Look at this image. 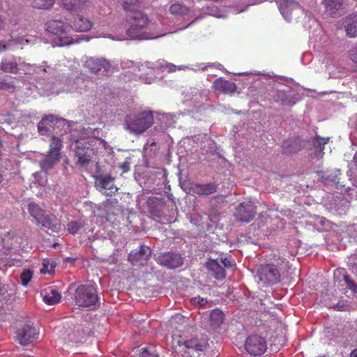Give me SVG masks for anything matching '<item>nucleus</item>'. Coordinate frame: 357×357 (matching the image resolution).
<instances>
[{
  "label": "nucleus",
  "mask_w": 357,
  "mask_h": 357,
  "mask_svg": "<svg viewBox=\"0 0 357 357\" xmlns=\"http://www.w3.org/2000/svg\"><path fill=\"white\" fill-rule=\"evenodd\" d=\"M289 268V261L279 257L269 264H261L255 277L264 284H274L280 282L281 274Z\"/></svg>",
  "instance_id": "nucleus-1"
},
{
  "label": "nucleus",
  "mask_w": 357,
  "mask_h": 357,
  "mask_svg": "<svg viewBox=\"0 0 357 357\" xmlns=\"http://www.w3.org/2000/svg\"><path fill=\"white\" fill-rule=\"evenodd\" d=\"M153 115L151 111L130 114L124 119L125 128L130 133L140 135L151 126Z\"/></svg>",
  "instance_id": "nucleus-2"
},
{
  "label": "nucleus",
  "mask_w": 357,
  "mask_h": 357,
  "mask_svg": "<svg viewBox=\"0 0 357 357\" xmlns=\"http://www.w3.org/2000/svg\"><path fill=\"white\" fill-rule=\"evenodd\" d=\"M127 22L129 24V28L126 33L130 39L147 40L158 37L152 36L151 33L143 31L149 23V18L145 14L141 12L135 13L127 20Z\"/></svg>",
  "instance_id": "nucleus-3"
},
{
  "label": "nucleus",
  "mask_w": 357,
  "mask_h": 357,
  "mask_svg": "<svg viewBox=\"0 0 357 357\" xmlns=\"http://www.w3.org/2000/svg\"><path fill=\"white\" fill-rule=\"evenodd\" d=\"M75 301L79 307L91 310L100 306L96 289L91 285H79L75 289Z\"/></svg>",
  "instance_id": "nucleus-4"
},
{
  "label": "nucleus",
  "mask_w": 357,
  "mask_h": 357,
  "mask_svg": "<svg viewBox=\"0 0 357 357\" xmlns=\"http://www.w3.org/2000/svg\"><path fill=\"white\" fill-rule=\"evenodd\" d=\"M207 346V338L195 337L180 344L178 352L183 357H205Z\"/></svg>",
  "instance_id": "nucleus-5"
},
{
  "label": "nucleus",
  "mask_w": 357,
  "mask_h": 357,
  "mask_svg": "<svg viewBox=\"0 0 357 357\" xmlns=\"http://www.w3.org/2000/svg\"><path fill=\"white\" fill-rule=\"evenodd\" d=\"M75 157L77 158V164L82 167L89 165L93 154V149L85 140H77L75 142Z\"/></svg>",
  "instance_id": "nucleus-6"
},
{
  "label": "nucleus",
  "mask_w": 357,
  "mask_h": 357,
  "mask_svg": "<svg viewBox=\"0 0 357 357\" xmlns=\"http://www.w3.org/2000/svg\"><path fill=\"white\" fill-rule=\"evenodd\" d=\"M245 349L252 356H260L267 349V343L264 337L259 335L248 336L245 342Z\"/></svg>",
  "instance_id": "nucleus-7"
},
{
  "label": "nucleus",
  "mask_w": 357,
  "mask_h": 357,
  "mask_svg": "<svg viewBox=\"0 0 357 357\" xmlns=\"http://www.w3.org/2000/svg\"><path fill=\"white\" fill-rule=\"evenodd\" d=\"M64 119L58 118L54 114H49L43 116L38 124V131L41 135H47L52 129L55 127L59 128L66 124Z\"/></svg>",
  "instance_id": "nucleus-8"
},
{
  "label": "nucleus",
  "mask_w": 357,
  "mask_h": 357,
  "mask_svg": "<svg viewBox=\"0 0 357 357\" xmlns=\"http://www.w3.org/2000/svg\"><path fill=\"white\" fill-rule=\"evenodd\" d=\"M95 186L96 189L101 193L112 196L118 191V188L114 184V178L109 176H96Z\"/></svg>",
  "instance_id": "nucleus-9"
},
{
  "label": "nucleus",
  "mask_w": 357,
  "mask_h": 357,
  "mask_svg": "<svg viewBox=\"0 0 357 357\" xmlns=\"http://www.w3.org/2000/svg\"><path fill=\"white\" fill-rule=\"evenodd\" d=\"M319 178L324 183H334L337 189L347 191L349 188H346V183L341 181L340 169H335L334 170L327 169L326 171L320 170L317 172Z\"/></svg>",
  "instance_id": "nucleus-10"
},
{
  "label": "nucleus",
  "mask_w": 357,
  "mask_h": 357,
  "mask_svg": "<svg viewBox=\"0 0 357 357\" xmlns=\"http://www.w3.org/2000/svg\"><path fill=\"white\" fill-rule=\"evenodd\" d=\"M38 331L33 325L26 324L17 331V340L22 345H27L37 339Z\"/></svg>",
  "instance_id": "nucleus-11"
},
{
  "label": "nucleus",
  "mask_w": 357,
  "mask_h": 357,
  "mask_svg": "<svg viewBox=\"0 0 357 357\" xmlns=\"http://www.w3.org/2000/svg\"><path fill=\"white\" fill-rule=\"evenodd\" d=\"M255 213L256 208L254 204L250 202H245L236 207L234 215L241 222H249L253 219Z\"/></svg>",
  "instance_id": "nucleus-12"
},
{
  "label": "nucleus",
  "mask_w": 357,
  "mask_h": 357,
  "mask_svg": "<svg viewBox=\"0 0 357 357\" xmlns=\"http://www.w3.org/2000/svg\"><path fill=\"white\" fill-rule=\"evenodd\" d=\"M151 255V250L145 245H141L139 249L131 251L128 255V261L135 266H143Z\"/></svg>",
  "instance_id": "nucleus-13"
},
{
  "label": "nucleus",
  "mask_w": 357,
  "mask_h": 357,
  "mask_svg": "<svg viewBox=\"0 0 357 357\" xmlns=\"http://www.w3.org/2000/svg\"><path fill=\"white\" fill-rule=\"evenodd\" d=\"M299 96L292 89L278 91L273 96V100L282 105L293 106L298 100Z\"/></svg>",
  "instance_id": "nucleus-14"
},
{
  "label": "nucleus",
  "mask_w": 357,
  "mask_h": 357,
  "mask_svg": "<svg viewBox=\"0 0 357 357\" xmlns=\"http://www.w3.org/2000/svg\"><path fill=\"white\" fill-rule=\"evenodd\" d=\"M158 263L168 268H176L183 264V258L180 255L173 252L161 254L158 258Z\"/></svg>",
  "instance_id": "nucleus-15"
},
{
  "label": "nucleus",
  "mask_w": 357,
  "mask_h": 357,
  "mask_svg": "<svg viewBox=\"0 0 357 357\" xmlns=\"http://www.w3.org/2000/svg\"><path fill=\"white\" fill-rule=\"evenodd\" d=\"M84 66L89 69L91 73L96 74L100 71L101 69H104L105 71L107 72L111 68V64L104 58L96 59L91 57L86 61Z\"/></svg>",
  "instance_id": "nucleus-16"
},
{
  "label": "nucleus",
  "mask_w": 357,
  "mask_h": 357,
  "mask_svg": "<svg viewBox=\"0 0 357 357\" xmlns=\"http://www.w3.org/2000/svg\"><path fill=\"white\" fill-rule=\"evenodd\" d=\"M306 146V141L300 137H295L285 140L282 143V149L286 154H294Z\"/></svg>",
  "instance_id": "nucleus-17"
},
{
  "label": "nucleus",
  "mask_w": 357,
  "mask_h": 357,
  "mask_svg": "<svg viewBox=\"0 0 357 357\" xmlns=\"http://www.w3.org/2000/svg\"><path fill=\"white\" fill-rule=\"evenodd\" d=\"M38 223L41 224L43 227L47 228L52 232L58 233L61 229L60 220L52 214H45Z\"/></svg>",
  "instance_id": "nucleus-18"
},
{
  "label": "nucleus",
  "mask_w": 357,
  "mask_h": 357,
  "mask_svg": "<svg viewBox=\"0 0 357 357\" xmlns=\"http://www.w3.org/2000/svg\"><path fill=\"white\" fill-rule=\"evenodd\" d=\"M205 266L207 270L211 272V275L215 279L223 280L225 278V270L218 259H209Z\"/></svg>",
  "instance_id": "nucleus-19"
},
{
  "label": "nucleus",
  "mask_w": 357,
  "mask_h": 357,
  "mask_svg": "<svg viewBox=\"0 0 357 357\" xmlns=\"http://www.w3.org/2000/svg\"><path fill=\"white\" fill-rule=\"evenodd\" d=\"M326 13L332 17H337L342 15V0H324Z\"/></svg>",
  "instance_id": "nucleus-20"
},
{
  "label": "nucleus",
  "mask_w": 357,
  "mask_h": 357,
  "mask_svg": "<svg viewBox=\"0 0 357 357\" xmlns=\"http://www.w3.org/2000/svg\"><path fill=\"white\" fill-rule=\"evenodd\" d=\"M218 185L215 183H197L192 187L193 193L199 196H208L217 192Z\"/></svg>",
  "instance_id": "nucleus-21"
},
{
  "label": "nucleus",
  "mask_w": 357,
  "mask_h": 357,
  "mask_svg": "<svg viewBox=\"0 0 357 357\" xmlns=\"http://www.w3.org/2000/svg\"><path fill=\"white\" fill-rule=\"evenodd\" d=\"M45 26L46 31L54 35L61 34L69 29V25L65 24L61 20H50L46 23Z\"/></svg>",
  "instance_id": "nucleus-22"
},
{
  "label": "nucleus",
  "mask_w": 357,
  "mask_h": 357,
  "mask_svg": "<svg viewBox=\"0 0 357 357\" xmlns=\"http://www.w3.org/2000/svg\"><path fill=\"white\" fill-rule=\"evenodd\" d=\"M213 86L215 90L224 93H234L236 89V86L234 82L222 78L215 79L213 82Z\"/></svg>",
  "instance_id": "nucleus-23"
},
{
  "label": "nucleus",
  "mask_w": 357,
  "mask_h": 357,
  "mask_svg": "<svg viewBox=\"0 0 357 357\" xmlns=\"http://www.w3.org/2000/svg\"><path fill=\"white\" fill-rule=\"evenodd\" d=\"M76 31L84 32L91 29L92 24L86 18L81 15H77L74 17L73 25L71 26Z\"/></svg>",
  "instance_id": "nucleus-24"
},
{
  "label": "nucleus",
  "mask_w": 357,
  "mask_h": 357,
  "mask_svg": "<svg viewBox=\"0 0 357 357\" xmlns=\"http://www.w3.org/2000/svg\"><path fill=\"white\" fill-rule=\"evenodd\" d=\"M60 158L61 156L57 154L48 152V154L40 162L42 170L47 172L52 169L59 162Z\"/></svg>",
  "instance_id": "nucleus-25"
},
{
  "label": "nucleus",
  "mask_w": 357,
  "mask_h": 357,
  "mask_svg": "<svg viewBox=\"0 0 357 357\" xmlns=\"http://www.w3.org/2000/svg\"><path fill=\"white\" fill-rule=\"evenodd\" d=\"M298 7V4L294 0H283L280 4V10L282 15L287 18L291 12Z\"/></svg>",
  "instance_id": "nucleus-26"
},
{
  "label": "nucleus",
  "mask_w": 357,
  "mask_h": 357,
  "mask_svg": "<svg viewBox=\"0 0 357 357\" xmlns=\"http://www.w3.org/2000/svg\"><path fill=\"white\" fill-rule=\"evenodd\" d=\"M329 138H322L319 136H317L314 138L311 139L310 140L306 141V146H312L317 152L319 153H322L324 146L328 143Z\"/></svg>",
  "instance_id": "nucleus-27"
},
{
  "label": "nucleus",
  "mask_w": 357,
  "mask_h": 357,
  "mask_svg": "<svg viewBox=\"0 0 357 357\" xmlns=\"http://www.w3.org/2000/svg\"><path fill=\"white\" fill-rule=\"evenodd\" d=\"M347 34L350 37L357 36V15H351L347 17Z\"/></svg>",
  "instance_id": "nucleus-28"
},
{
  "label": "nucleus",
  "mask_w": 357,
  "mask_h": 357,
  "mask_svg": "<svg viewBox=\"0 0 357 357\" xmlns=\"http://www.w3.org/2000/svg\"><path fill=\"white\" fill-rule=\"evenodd\" d=\"M42 72L47 73V79H52L58 77L59 73L56 67H52L47 64L46 61L43 62L41 66L37 68L36 73H40Z\"/></svg>",
  "instance_id": "nucleus-29"
},
{
  "label": "nucleus",
  "mask_w": 357,
  "mask_h": 357,
  "mask_svg": "<svg viewBox=\"0 0 357 357\" xmlns=\"http://www.w3.org/2000/svg\"><path fill=\"white\" fill-rule=\"evenodd\" d=\"M146 203L150 213H155L157 216H159L158 208L164 205L163 199L156 197H151L147 199Z\"/></svg>",
  "instance_id": "nucleus-30"
},
{
  "label": "nucleus",
  "mask_w": 357,
  "mask_h": 357,
  "mask_svg": "<svg viewBox=\"0 0 357 357\" xmlns=\"http://www.w3.org/2000/svg\"><path fill=\"white\" fill-rule=\"evenodd\" d=\"M0 70L5 73H17L18 71V66L14 59L9 60L4 59L1 62Z\"/></svg>",
  "instance_id": "nucleus-31"
},
{
  "label": "nucleus",
  "mask_w": 357,
  "mask_h": 357,
  "mask_svg": "<svg viewBox=\"0 0 357 357\" xmlns=\"http://www.w3.org/2000/svg\"><path fill=\"white\" fill-rule=\"evenodd\" d=\"M28 211L30 215L36 220L37 222L40 221L45 214V212L34 202L28 205Z\"/></svg>",
  "instance_id": "nucleus-32"
},
{
  "label": "nucleus",
  "mask_w": 357,
  "mask_h": 357,
  "mask_svg": "<svg viewBox=\"0 0 357 357\" xmlns=\"http://www.w3.org/2000/svg\"><path fill=\"white\" fill-rule=\"evenodd\" d=\"M61 294L55 289H51L43 296V301L48 305H54L61 301Z\"/></svg>",
  "instance_id": "nucleus-33"
},
{
  "label": "nucleus",
  "mask_w": 357,
  "mask_h": 357,
  "mask_svg": "<svg viewBox=\"0 0 357 357\" xmlns=\"http://www.w3.org/2000/svg\"><path fill=\"white\" fill-rule=\"evenodd\" d=\"M123 10L127 12H133L140 8L143 0H120Z\"/></svg>",
  "instance_id": "nucleus-34"
},
{
  "label": "nucleus",
  "mask_w": 357,
  "mask_h": 357,
  "mask_svg": "<svg viewBox=\"0 0 357 357\" xmlns=\"http://www.w3.org/2000/svg\"><path fill=\"white\" fill-rule=\"evenodd\" d=\"M63 147L62 140L54 135L52 136L51 142L50 145V153H55L61 156V150Z\"/></svg>",
  "instance_id": "nucleus-35"
},
{
  "label": "nucleus",
  "mask_w": 357,
  "mask_h": 357,
  "mask_svg": "<svg viewBox=\"0 0 357 357\" xmlns=\"http://www.w3.org/2000/svg\"><path fill=\"white\" fill-rule=\"evenodd\" d=\"M86 0H61V5L66 10H73L79 9Z\"/></svg>",
  "instance_id": "nucleus-36"
},
{
  "label": "nucleus",
  "mask_w": 357,
  "mask_h": 357,
  "mask_svg": "<svg viewBox=\"0 0 357 357\" xmlns=\"http://www.w3.org/2000/svg\"><path fill=\"white\" fill-rule=\"evenodd\" d=\"M169 11L172 15L182 16L188 13V8L181 3H174L170 6Z\"/></svg>",
  "instance_id": "nucleus-37"
},
{
  "label": "nucleus",
  "mask_w": 357,
  "mask_h": 357,
  "mask_svg": "<svg viewBox=\"0 0 357 357\" xmlns=\"http://www.w3.org/2000/svg\"><path fill=\"white\" fill-rule=\"evenodd\" d=\"M55 0H33L32 5L34 8L37 9H49L50 8Z\"/></svg>",
  "instance_id": "nucleus-38"
},
{
  "label": "nucleus",
  "mask_w": 357,
  "mask_h": 357,
  "mask_svg": "<svg viewBox=\"0 0 357 357\" xmlns=\"http://www.w3.org/2000/svg\"><path fill=\"white\" fill-rule=\"evenodd\" d=\"M223 313L218 309L213 310L210 314L211 321L214 326H220L223 321Z\"/></svg>",
  "instance_id": "nucleus-39"
},
{
  "label": "nucleus",
  "mask_w": 357,
  "mask_h": 357,
  "mask_svg": "<svg viewBox=\"0 0 357 357\" xmlns=\"http://www.w3.org/2000/svg\"><path fill=\"white\" fill-rule=\"evenodd\" d=\"M15 90V86L13 81H8L6 79H0V91H6L13 93Z\"/></svg>",
  "instance_id": "nucleus-40"
},
{
  "label": "nucleus",
  "mask_w": 357,
  "mask_h": 357,
  "mask_svg": "<svg viewBox=\"0 0 357 357\" xmlns=\"http://www.w3.org/2000/svg\"><path fill=\"white\" fill-rule=\"evenodd\" d=\"M84 225L82 221H71L68 224V231L71 234H76Z\"/></svg>",
  "instance_id": "nucleus-41"
},
{
  "label": "nucleus",
  "mask_w": 357,
  "mask_h": 357,
  "mask_svg": "<svg viewBox=\"0 0 357 357\" xmlns=\"http://www.w3.org/2000/svg\"><path fill=\"white\" fill-rule=\"evenodd\" d=\"M139 357H159V356L158 354L156 353L155 347L149 346L142 349Z\"/></svg>",
  "instance_id": "nucleus-42"
},
{
  "label": "nucleus",
  "mask_w": 357,
  "mask_h": 357,
  "mask_svg": "<svg viewBox=\"0 0 357 357\" xmlns=\"http://www.w3.org/2000/svg\"><path fill=\"white\" fill-rule=\"evenodd\" d=\"M33 276V273L30 270H24L20 275L21 283L23 286H26Z\"/></svg>",
  "instance_id": "nucleus-43"
},
{
  "label": "nucleus",
  "mask_w": 357,
  "mask_h": 357,
  "mask_svg": "<svg viewBox=\"0 0 357 357\" xmlns=\"http://www.w3.org/2000/svg\"><path fill=\"white\" fill-rule=\"evenodd\" d=\"M344 280L347 284V287L350 289L354 293L357 294V284L352 280L349 275H344Z\"/></svg>",
  "instance_id": "nucleus-44"
},
{
  "label": "nucleus",
  "mask_w": 357,
  "mask_h": 357,
  "mask_svg": "<svg viewBox=\"0 0 357 357\" xmlns=\"http://www.w3.org/2000/svg\"><path fill=\"white\" fill-rule=\"evenodd\" d=\"M348 57L350 61L357 66V45L349 50Z\"/></svg>",
  "instance_id": "nucleus-45"
},
{
  "label": "nucleus",
  "mask_w": 357,
  "mask_h": 357,
  "mask_svg": "<svg viewBox=\"0 0 357 357\" xmlns=\"http://www.w3.org/2000/svg\"><path fill=\"white\" fill-rule=\"evenodd\" d=\"M48 265H49V263L48 261H44L43 263V267L41 268L40 269V273H43V274H45L46 273H51V272H53V268H54V266L52 265H51V269L49 270L48 269Z\"/></svg>",
  "instance_id": "nucleus-46"
},
{
  "label": "nucleus",
  "mask_w": 357,
  "mask_h": 357,
  "mask_svg": "<svg viewBox=\"0 0 357 357\" xmlns=\"http://www.w3.org/2000/svg\"><path fill=\"white\" fill-rule=\"evenodd\" d=\"M166 69H167V72L172 73V72H174L177 69L181 70V69H183V68L181 66L177 67L176 66H175L174 64H169L166 66Z\"/></svg>",
  "instance_id": "nucleus-47"
},
{
  "label": "nucleus",
  "mask_w": 357,
  "mask_h": 357,
  "mask_svg": "<svg viewBox=\"0 0 357 357\" xmlns=\"http://www.w3.org/2000/svg\"><path fill=\"white\" fill-rule=\"evenodd\" d=\"M120 167L123 172H127L130 170V162L128 161V158L120 165Z\"/></svg>",
  "instance_id": "nucleus-48"
},
{
  "label": "nucleus",
  "mask_w": 357,
  "mask_h": 357,
  "mask_svg": "<svg viewBox=\"0 0 357 357\" xmlns=\"http://www.w3.org/2000/svg\"><path fill=\"white\" fill-rule=\"evenodd\" d=\"M60 42L61 46L68 45L73 43V39L68 37L60 38Z\"/></svg>",
  "instance_id": "nucleus-49"
},
{
  "label": "nucleus",
  "mask_w": 357,
  "mask_h": 357,
  "mask_svg": "<svg viewBox=\"0 0 357 357\" xmlns=\"http://www.w3.org/2000/svg\"><path fill=\"white\" fill-rule=\"evenodd\" d=\"M220 263L222 264L225 268H230L232 265L231 262L227 258L221 259Z\"/></svg>",
  "instance_id": "nucleus-50"
},
{
  "label": "nucleus",
  "mask_w": 357,
  "mask_h": 357,
  "mask_svg": "<svg viewBox=\"0 0 357 357\" xmlns=\"http://www.w3.org/2000/svg\"><path fill=\"white\" fill-rule=\"evenodd\" d=\"M7 44L3 41H0V52L7 50Z\"/></svg>",
  "instance_id": "nucleus-51"
},
{
  "label": "nucleus",
  "mask_w": 357,
  "mask_h": 357,
  "mask_svg": "<svg viewBox=\"0 0 357 357\" xmlns=\"http://www.w3.org/2000/svg\"><path fill=\"white\" fill-rule=\"evenodd\" d=\"M197 303L199 305L203 306L207 303V301L206 298H199Z\"/></svg>",
  "instance_id": "nucleus-52"
},
{
  "label": "nucleus",
  "mask_w": 357,
  "mask_h": 357,
  "mask_svg": "<svg viewBox=\"0 0 357 357\" xmlns=\"http://www.w3.org/2000/svg\"><path fill=\"white\" fill-rule=\"evenodd\" d=\"M278 349H279V347L278 346H277L275 344H274V345L271 344V350L272 351L277 352L278 351Z\"/></svg>",
  "instance_id": "nucleus-53"
},
{
  "label": "nucleus",
  "mask_w": 357,
  "mask_h": 357,
  "mask_svg": "<svg viewBox=\"0 0 357 357\" xmlns=\"http://www.w3.org/2000/svg\"><path fill=\"white\" fill-rule=\"evenodd\" d=\"M145 66H146V67H147L149 68H155V65L152 64L151 62H146L145 63Z\"/></svg>",
  "instance_id": "nucleus-54"
},
{
  "label": "nucleus",
  "mask_w": 357,
  "mask_h": 357,
  "mask_svg": "<svg viewBox=\"0 0 357 357\" xmlns=\"http://www.w3.org/2000/svg\"><path fill=\"white\" fill-rule=\"evenodd\" d=\"M350 357H357V349H354L351 352Z\"/></svg>",
  "instance_id": "nucleus-55"
},
{
  "label": "nucleus",
  "mask_w": 357,
  "mask_h": 357,
  "mask_svg": "<svg viewBox=\"0 0 357 357\" xmlns=\"http://www.w3.org/2000/svg\"><path fill=\"white\" fill-rule=\"evenodd\" d=\"M4 26V20H3L1 17H0V29H3Z\"/></svg>",
  "instance_id": "nucleus-56"
},
{
  "label": "nucleus",
  "mask_w": 357,
  "mask_h": 357,
  "mask_svg": "<svg viewBox=\"0 0 357 357\" xmlns=\"http://www.w3.org/2000/svg\"><path fill=\"white\" fill-rule=\"evenodd\" d=\"M353 161L354 162V163L357 166V152L356 153V154L354 156Z\"/></svg>",
  "instance_id": "nucleus-57"
},
{
  "label": "nucleus",
  "mask_w": 357,
  "mask_h": 357,
  "mask_svg": "<svg viewBox=\"0 0 357 357\" xmlns=\"http://www.w3.org/2000/svg\"><path fill=\"white\" fill-rule=\"evenodd\" d=\"M200 95H201V96H204V98H206V92L205 91H202L200 93Z\"/></svg>",
  "instance_id": "nucleus-58"
},
{
  "label": "nucleus",
  "mask_w": 357,
  "mask_h": 357,
  "mask_svg": "<svg viewBox=\"0 0 357 357\" xmlns=\"http://www.w3.org/2000/svg\"><path fill=\"white\" fill-rule=\"evenodd\" d=\"M342 307H343V305H340V303H338V304H337V308L338 310H342Z\"/></svg>",
  "instance_id": "nucleus-59"
},
{
  "label": "nucleus",
  "mask_w": 357,
  "mask_h": 357,
  "mask_svg": "<svg viewBox=\"0 0 357 357\" xmlns=\"http://www.w3.org/2000/svg\"><path fill=\"white\" fill-rule=\"evenodd\" d=\"M74 287H75V284H71L70 285L69 288H68V290H70V289H71V290H72V289L74 288Z\"/></svg>",
  "instance_id": "nucleus-60"
},
{
  "label": "nucleus",
  "mask_w": 357,
  "mask_h": 357,
  "mask_svg": "<svg viewBox=\"0 0 357 357\" xmlns=\"http://www.w3.org/2000/svg\"><path fill=\"white\" fill-rule=\"evenodd\" d=\"M195 22V20H194V21H192V22H190L188 25H187L185 27L189 26L190 24H193V22Z\"/></svg>",
  "instance_id": "nucleus-61"
},
{
  "label": "nucleus",
  "mask_w": 357,
  "mask_h": 357,
  "mask_svg": "<svg viewBox=\"0 0 357 357\" xmlns=\"http://www.w3.org/2000/svg\"><path fill=\"white\" fill-rule=\"evenodd\" d=\"M2 181V176L1 174H0V182Z\"/></svg>",
  "instance_id": "nucleus-62"
}]
</instances>
